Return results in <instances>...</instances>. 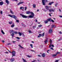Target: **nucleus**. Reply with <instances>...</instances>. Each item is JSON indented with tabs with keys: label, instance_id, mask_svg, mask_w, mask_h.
I'll list each match as a JSON object with an SVG mask.
<instances>
[{
	"label": "nucleus",
	"instance_id": "f257e3e1",
	"mask_svg": "<svg viewBox=\"0 0 62 62\" xmlns=\"http://www.w3.org/2000/svg\"><path fill=\"white\" fill-rule=\"evenodd\" d=\"M45 8L46 10H49V12H54V9H49V7L48 6H46L45 7Z\"/></svg>",
	"mask_w": 62,
	"mask_h": 62
},
{
	"label": "nucleus",
	"instance_id": "f03ea898",
	"mask_svg": "<svg viewBox=\"0 0 62 62\" xmlns=\"http://www.w3.org/2000/svg\"><path fill=\"white\" fill-rule=\"evenodd\" d=\"M8 16L11 17V18H13L15 19V20H16L17 19V17L16 16L14 15H10V14H9L8 15Z\"/></svg>",
	"mask_w": 62,
	"mask_h": 62
},
{
	"label": "nucleus",
	"instance_id": "7ed1b4c3",
	"mask_svg": "<svg viewBox=\"0 0 62 62\" xmlns=\"http://www.w3.org/2000/svg\"><path fill=\"white\" fill-rule=\"evenodd\" d=\"M44 35H45V33L44 32L43 34H39L37 37L38 38H39V37H41V36L42 37H43L44 36Z\"/></svg>",
	"mask_w": 62,
	"mask_h": 62
},
{
	"label": "nucleus",
	"instance_id": "20e7f679",
	"mask_svg": "<svg viewBox=\"0 0 62 62\" xmlns=\"http://www.w3.org/2000/svg\"><path fill=\"white\" fill-rule=\"evenodd\" d=\"M42 3L43 5H45V1L46 2H47V0H42Z\"/></svg>",
	"mask_w": 62,
	"mask_h": 62
},
{
	"label": "nucleus",
	"instance_id": "39448f33",
	"mask_svg": "<svg viewBox=\"0 0 62 62\" xmlns=\"http://www.w3.org/2000/svg\"><path fill=\"white\" fill-rule=\"evenodd\" d=\"M16 52L14 51H13L12 52H11V54H12V56H15V54Z\"/></svg>",
	"mask_w": 62,
	"mask_h": 62
},
{
	"label": "nucleus",
	"instance_id": "423d86ee",
	"mask_svg": "<svg viewBox=\"0 0 62 62\" xmlns=\"http://www.w3.org/2000/svg\"><path fill=\"white\" fill-rule=\"evenodd\" d=\"M20 15H21V16L23 18H27V16H25L24 15H22V14H20Z\"/></svg>",
	"mask_w": 62,
	"mask_h": 62
},
{
	"label": "nucleus",
	"instance_id": "0eeeda50",
	"mask_svg": "<svg viewBox=\"0 0 62 62\" xmlns=\"http://www.w3.org/2000/svg\"><path fill=\"white\" fill-rule=\"evenodd\" d=\"M23 3H24V2H23H23L21 1L17 5H20V4H23Z\"/></svg>",
	"mask_w": 62,
	"mask_h": 62
},
{
	"label": "nucleus",
	"instance_id": "6e6552de",
	"mask_svg": "<svg viewBox=\"0 0 62 62\" xmlns=\"http://www.w3.org/2000/svg\"><path fill=\"white\" fill-rule=\"evenodd\" d=\"M15 60V59L14 58H11L10 59V60L11 62H12L14 61V60Z\"/></svg>",
	"mask_w": 62,
	"mask_h": 62
},
{
	"label": "nucleus",
	"instance_id": "1a4fd4ad",
	"mask_svg": "<svg viewBox=\"0 0 62 62\" xmlns=\"http://www.w3.org/2000/svg\"><path fill=\"white\" fill-rule=\"evenodd\" d=\"M48 32L49 33H52V30L49 29V30Z\"/></svg>",
	"mask_w": 62,
	"mask_h": 62
},
{
	"label": "nucleus",
	"instance_id": "9d476101",
	"mask_svg": "<svg viewBox=\"0 0 62 62\" xmlns=\"http://www.w3.org/2000/svg\"><path fill=\"white\" fill-rule=\"evenodd\" d=\"M14 32V31L13 30H10V34H11L12 33H13Z\"/></svg>",
	"mask_w": 62,
	"mask_h": 62
},
{
	"label": "nucleus",
	"instance_id": "9b49d317",
	"mask_svg": "<svg viewBox=\"0 0 62 62\" xmlns=\"http://www.w3.org/2000/svg\"><path fill=\"white\" fill-rule=\"evenodd\" d=\"M6 2L7 4H9V1L8 0H6Z\"/></svg>",
	"mask_w": 62,
	"mask_h": 62
},
{
	"label": "nucleus",
	"instance_id": "f8f14e48",
	"mask_svg": "<svg viewBox=\"0 0 62 62\" xmlns=\"http://www.w3.org/2000/svg\"><path fill=\"white\" fill-rule=\"evenodd\" d=\"M4 4V3L3 1H1L0 2V6H2Z\"/></svg>",
	"mask_w": 62,
	"mask_h": 62
},
{
	"label": "nucleus",
	"instance_id": "ddd939ff",
	"mask_svg": "<svg viewBox=\"0 0 62 62\" xmlns=\"http://www.w3.org/2000/svg\"><path fill=\"white\" fill-rule=\"evenodd\" d=\"M51 18H49V19H47V20L48 22H51Z\"/></svg>",
	"mask_w": 62,
	"mask_h": 62
},
{
	"label": "nucleus",
	"instance_id": "4468645a",
	"mask_svg": "<svg viewBox=\"0 0 62 62\" xmlns=\"http://www.w3.org/2000/svg\"><path fill=\"white\" fill-rule=\"evenodd\" d=\"M42 57H44L45 56V53H43L42 54Z\"/></svg>",
	"mask_w": 62,
	"mask_h": 62
},
{
	"label": "nucleus",
	"instance_id": "2eb2a0df",
	"mask_svg": "<svg viewBox=\"0 0 62 62\" xmlns=\"http://www.w3.org/2000/svg\"><path fill=\"white\" fill-rule=\"evenodd\" d=\"M30 13L32 16H34V14L32 12H31Z\"/></svg>",
	"mask_w": 62,
	"mask_h": 62
},
{
	"label": "nucleus",
	"instance_id": "dca6fc26",
	"mask_svg": "<svg viewBox=\"0 0 62 62\" xmlns=\"http://www.w3.org/2000/svg\"><path fill=\"white\" fill-rule=\"evenodd\" d=\"M54 3V2H50L49 4H48V5H51L52 4H53Z\"/></svg>",
	"mask_w": 62,
	"mask_h": 62
},
{
	"label": "nucleus",
	"instance_id": "f3484780",
	"mask_svg": "<svg viewBox=\"0 0 62 62\" xmlns=\"http://www.w3.org/2000/svg\"><path fill=\"white\" fill-rule=\"evenodd\" d=\"M13 24L12 25H11V27H14V26H15V24H14V23H13Z\"/></svg>",
	"mask_w": 62,
	"mask_h": 62
},
{
	"label": "nucleus",
	"instance_id": "a211bd4d",
	"mask_svg": "<svg viewBox=\"0 0 62 62\" xmlns=\"http://www.w3.org/2000/svg\"><path fill=\"white\" fill-rule=\"evenodd\" d=\"M33 17H34L33 16H31V15H30L29 16V18H33Z\"/></svg>",
	"mask_w": 62,
	"mask_h": 62
},
{
	"label": "nucleus",
	"instance_id": "6ab92c4d",
	"mask_svg": "<svg viewBox=\"0 0 62 62\" xmlns=\"http://www.w3.org/2000/svg\"><path fill=\"white\" fill-rule=\"evenodd\" d=\"M48 21L47 20H45L44 21V22L45 23H48Z\"/></svg>",
	"mask_w": 62,
	"mask_h": 62
},
{
	"label": "nucleus",
	"instance_id": "aec40b11",
	"mask_svg": "<svg viewBox=\"0 0 62 62\" xmlns=\"http://www.w3.org/2000/svg\"><path fill=\"white\" fill-rule=\"evenodd\" d=\"M57 55V54H54L52 55V56L53 57H55V56H56Z\"/></svg>",
	"mask_w": 62,
	"mask_h": 62
},
{
	"label": "nucleus",
	"instance_id": "412c9836",
	"mask_svg": "<svg viewBox=\"0 0 62 62\" xmlns=\"http://www.w3.org/2000/svg\"><path fill=\"white\" fill-rule=\"evenodd\" d=\"M48 41L47 40H46L44 42L45 43V44H46V43L48 42Z\"/></svg>",
	"mask_w": 62,
	"mask_h": 62
},
{
	"label": "nucleus",
	"instance_id": "4be33fe9",
	"mask_svg": "<svg viewBox=\"0 0 62 62\" xmlns=\"http://www.w3.org/2000/svg\"><path fill=\"white\" fill-rule=\"evenodd\" d=\"M31 12L30 11H28L27 12H26V14H30Z\"/></svg>",
	"mask_w": 62,
	"mask_h": 62
},
{
	"label": "nucleus",
	"instance_id": "5701e85b",
	"mask_svg": "<svg viewBox=\"0 0 62 62\" xmlns=\"http://www.w3.org/2000/svg\"><path fill=\"white\" fill-rule=\"evenodd\" d=\"M18 34H19L20 36H22V34L20 32H18Z\"/></svg>",
	"mask_w": 62,
	"mask_h": 62
},
{
	"label": "nucleus",
	"instance_id": "b1692460",
	"mask_svg": "<svg viewBox=\"0 0 62 62\" xmlns=\"http://www.w3.org/2000/svg\"><path fill=\"white\" fill-rule=\"evenodd\" d=\"M33 8H36V4H34L33 5Z\"/></svg>",
	"mask_w": 62,
	"mask_h": 62
},
{
	"label": "nucleus",
	"instance_id": "393cba45",
	"mask_svg": "<svg viewBox=\"0 0 62 62\" xmlns=\"http://www.w3.org/2000/svg\"><path fill=\"white\" fill-rule=\"evenodd\" d=\"M1 33H2V34H5V32H4V31H3V30H1Z\"/></svg>",
	"mask_w": 62,
	"mask_h": 62
},
{
	"label": "nucleus",
	"instance_id": "a878e982",
	"mask_svg": "<svg viewBox=\"0 0 62 62\" xmlns=\"http://www.w3.org/2000/svg\"><path fill=\"white\" fill-rule=\"evenodd\" d=\"M20 8V9H24V8L23 7H21Z\"/></svg>",
	"mask_w": 62,
	"mask_h": 62
},
{
	"label": "nucleus",
	"instance_id": "bb28decb",
	"mask_svg": "<svg viewBox=\"0 0 62 62\" xmlns=\"http://www.w3.org/2000/svg\"><path fill=\"white\" fill-rule=\"evenodd\" d=\"M28 32L30 34H31L32 33V31L30 30H28Z\"/></svg>",
	"mask_w": 62,
	"mask_h": 62
},
{
	"label": "nucleus",
	"instance_id": "cd10ccee",
	"mask_svg": "<svg viewBox=\"0 0 62 62\" xmlns=\"http://www.w3.org/2000/svg\"><path fill=\"white\" fill-rule=\"evenodd\" d=\"M8 23H9V24H11L12 23V21H11L10 22H9Z\"/></svg>",
	"mask_w": 62,
	"mask_h": 62
},
{
	"label": "nucleus",
	"instance_id": "c85d7f7f",
	"mask_svg": "<svg viewBox=\"0 0 62 62\" xmlns=\"http://www.w3.org/2000/svg\"><path fill=\"white\" fill-rule=\"evenodd\" d=\"M18 46H19L20 47H21V48H23V47L22 46H21L20 45H18Z\"/></svg>",
	"mask_w": 62,
	"mask_h": 62
},
{
	"label": "nucleus",
	"instance_id": "c756f323",
	"mask_svg": "<svg viewBox=\"0 0 62 62\" xmlns=\"http://www.w3.org/2000/svg\"><path fill=\"white\" fill-rule=\"evenodd\" d=\"M38 26L39 27H42V25H39Z\"/></svg>",
	"mask_w": 62,
	"mask_h": 62
},
{
	"label": "nucleus",
	"instance_id": "7c9ffc66",
	"mask_svg": "<svg viewBox=\"0 0 62 62\" xmlns=\"http://www.w3.org/2000/svg\"><path fill=\"white\" fill-rule=\"evenodd\" d=\"M61 53L60 52H57V53H56L55 54H61Z\"/></svg>",
	"mask_w": 62,
	"mask_h": 62
},
{
	"label": "nucleus",
	"instance_id": "2f4dec72",
	"mask_svg": "<svg viewBox=\"0 0 62 62\" xmlns=\"http://www.w3.org/2000/svg\"><path fill=\"white\" fill-rule=\"evenodd\" d=\"M22 59L23 61V62H27L24 59H23V58Z\"/></svg>",
	"mask_w": 62,
	"mask_h": 62
},
{
	"label": "nucleus",
	"instance_id": "473e14b6",
	"mask_svg": "<svg viewBox=\"0 0 62 62\" xmlns=\"http://www.w3.org/2000/svg\"><path fill=\"white\" fill-rule=\"evenodd\" d=\"M14 33H12V34H11V36H12V37H13L14 36Z\"/></svg>",
	"mask_w": 62,
	"mask_h": 62
},
{
	"label": "nucleus",
	"instance_id": "72a5a7b5",
	"mask_svg": "<svg viewBox=\"0 0 62 62\" xmlns=\"http://www.w3.org/2000/svg\"><path fill=\"white\" fill-rule=\"evenodd\" d=\"M55 26L54 25H52L51 26L52 28H53Z\"/></svg>",
	"mask_w": 62,
	"mask_h": 62
},
{
	"label": "nucleus",
	"instance_id": "f704fd0d",
	"mask_svg": "<svg viewBox=\"0 0 62 62\" xmlns=\"http://www.w3.org/2000/svg\"><path fill=\"white\" fill-rule=\"evenodd\" d=\"M30 46L32 48H33V45L32 44H30Z\"/></svg>",
	"mask_w": 62,
	"mask_h": 62
},
{
	"label": "nucleus",
	"instance_id": "c9c22d12",
	"mask_svg": "<svg viewBox=\"0 0 62 62\" xmlns=\"http://www.w3.org/2000/svg\"><path fill=\"white\" fill-rule=\"evenodd\" d=\"M10 12L11 13H12V14H13V13H14L11 10H10Z\"/></svg>",
	"mask_w": 62,
	"mask_h": 62
},
{
	"label": "nucleus",
	"instance_id": "e433bc0d",
	"mask_svg": "<svg viewBox=\"0 0 62 62\" xmlns=\"http://www.w3.org/2000/svg\"><path fill=\"white\" fill-rule=\"evenodd\" d=\"M16 23H19V20H16Z\"/></svg>",
	"mask_w": 62,
	"mask_h": 62
},
{
	"label": "nucleus",
	"instance_id": "4c0bfd02",
	"mask_svg": "<svg viewBox=\"0 0 62 62\" xmlns=\"http://www.w3.org/2000/svg\"><path fill=\"white\" fill-rule=\"evenodd\" d=\"M51 46H52V43H50V45L49 46V47H51Z\"/></svg>",
	"mask_w": 62,
	"mask_h": 62
},
{
	"label": "nucleus",
	"instance_id": "58836bf2",
	"mask_svg": "<svg viewBox=\"0 0 62 62\" xmlns=\"http://www.w3.org/2000/svg\"><path fill=\"white\" fill-rule=\"evenodd\" d=\"M36 27V26H34L33 27V29H35Z\"/></svg>",
	"mask_w": 62,
	"mask_h": 62
},
{
	"label": "nucleus",
	"instance_id": "ea45409f",
	"mask_svg": "<svg viewBox=\"0 0 62 62\" xmlns=\"http://www.w3.org/2000/svg\"><path fill=\"white\" fill-rule=\"evenodd\" d=\"M51 21H52V23H54V21L52 19L51 20Z\"/></svg>",
	"mask_w": 62,
	"mask_h": 62
},
{
	"label": "nucleus",
	"instance_id": "a19ab883",
	"mask_svg": "<svg viewBox=\"0 0 62 62\" xmlns=\"http://www.w3.org/2000/svg\"><path fill=\"white\" fill-rule=\"evenodd\" d=\"M16 39H20V38L18 37H16Z\"/></svg>",
	"mask_w": 62,
	"mask_h": 62
},
{
	"label": "nucleus",
	"instance_id": "79ce46f5",
	"mask_svg": "<svg viewBox=\"0 0 62 62\" xmlns=\"http://www.w3.org/2000/svg\"><path fill=\"white\" fill-rule=\"evenodd\" d=\"M14 33L15 34H18V32H17V31H16L14 32Z\"/></svg>",
	"mask_w": 62,
	"mask_h": 62
},
{
	"label": "nucleus",
	"instance_id": "37998d69",
	"mask_svg": "<svg viewBox=\"0 0 62 62\" xmlns=\"http://www.w3.org/2000/svg\"><path fill=\"white\" fill-rule=\"evenodd\" d=\"M0 14H3V13H2V11H0Z\"/></svg>",
	"mask_w": 62,
	"mask_h": 62
},
{
	"label": "nucleus",
	"instance_id": "c03bdc74",
	"mask_svg": "<svg viewBox=\"0 0 62 62\" xmlns=\"http://www.w3.org/2000/svg\"><path fill=\"white\" fill-rule=\"evenodd\" d=\"M50 42L51 43H52V40H51V39H50Z\"/></svg>",
	"mask_w": 62,
	"mask_h": 62
},
{
	"label": "nucleus",
	"instance_id": "a18cd8bd",
	"mask_svg": "<svg viewBox=\"0 0 62 62\" xmlns=\"http://www.w3.org/2000/svg\"><path fill=\"white\" fill-rule=\"evenodd\" d=\"M50 51V50H47V53H49L48 52V51Z\"/></svg>",
	"mask_w": 62,
	"mask_h": 62
},
{
	"label": "nucleus",
	"instance_id": "49530a36",
	"mask_svg": "<svg viewBox=\"0 0 62 62\" xmlns=\"http://www.w3.org/2000/svg\"><path fill=\"white\" fill-rule=\"evenodd\" d=\"M58 61H59V60H57L55 61V62H58Z\"/></svg>",
	"mask_w": 62,
	"mask_h": 62
},
{
	"label": "nucleus",
	"instance_id": "de8ad7c7",
	"mask_svg": "<svg viewBox=\"0 0 62 62\" xmlns=\"http://www.w3.org/2000/svg\"><path fill=\"white\" fill-rule=\"evenodd\" d=\"M57 3H56V4H55V7H56L57 6Z\"/></svg>",
	"mask_w": 62,
	"mask_h": 62
},
{
	"label": "nucleus",
	"instance_id": "09e8293b",
	"mask_svg": "<svg viewBox=\"0 0 62 62\" xmlns=\"http://www.w3.org/2000/svg\"><path fill=\"white\" fill-rule=\"evenodd\" d=\"M51 49V50H54V49H53V47H51L50 48Z\"/></svg>",
	"mask_w": 62,
	"mask_h": 62
},
{
	"label": "nucleus",
	"instance_id": "8fccbe9b",
	"mask_svg": "<svg viewBox=\"0 0 62 62\" xmlns=\"http://www.w3.org/2000/svg\"><path fill=\"white\" fill-rule=\"evenodd\" d=\"M52 46L53 47H54V45H52V46H51V47Z\"/></svg>",
	"mask_w": 62,
	"mask_h": 62
},
{
	"label": "nucleus",
	"instance_id": "3c124183",
	"mask_svg": "<svg viewBox=\"0 0 62 62\" xmlns=\"http://www.w3.org/2000/svg\"><path fill=\"white\" fill-rule=\"evenodd\" d=\"M26 9H27V8H26V7H25V10H26Z\"/></svg>",
	"mask_w": 62,
	"mask_h": 62
},
{
	"label": "nucleus",
	"instance_id": "603ef678",
	"mask_svg": "<svg viewBox=\"0 0 62 62\" xmlns=\"http://www.w3.org/2000/svg\"><path fill=\"white\" fill-rule=\"evenodd\" d=\"M11 45V44H10V43H8V44H7V45Z\"/></svg>",
	"mask_w": 62,
	"mask_h": 62
},
{
	"label": "nucleus",
	"instance_id": "864d4df0",
	"mask_svg": "<svg viewBox=\"0 0 62 62\" xmlns=\"http://www.w3.org/2000/svg\"><path fill=\"white\" fill-rule=\"evenodd\" d=\"M12 42H13V43H15V42H16V41H12Z\"/></svg>",
	"mask_w": 62,
	"mask_h": 62
},
{
	"label": "nucleus",
	"instance_id": "5fc2aeb1",
	"mask_svg": "<svg viewBox=\"0 0 62 62\" xmlns=\"http://www.w3.org/2000/svg\"><path fill=\"white\" fill-rule=\"evenodd\" d=\"M12 1H16L17 2V0H12Z\"/></svg>",
	"mask_w": 62,
	"mask_h": 62
},
{
	"label": "nucleus",
	"instance_id": "6e6d98bb",
	"mask_svg": "<svg viewBox=\"0 0 62 62\" xmlns=\"http://www.w3.org/2000/svg\"><path fill=\"white\" fill-rule=\"evenodd\" d=\"M35 21L36 22H38V21L36 19H35Z\"/></svg>",
	"mask_w": 62,
	"mask_h": 62
},
{
	"label": "nucleus",
	"instance_id": "4d7b16f0",
	"mask_svg": "<svg viewBox=\"0 0 62 62\" xmlns=\"http://www.w3.org/2000/svg\"><path fill=\"white\" fill-rule=\"evenodd\" d=\"M38 55V56H39V57H41V56L40 55Z\"/></svg>",
	"mask_w": 62,
	"mask_h": 62
},
{
	"label": "nucleus",
	"instance_id": "13d9d810",
	"mask_svg": "<svg viewBox=\"0 0 62 62\" xmlns=\"http://www.w3.org/2000/svg\"><path fill=\"white\" fill-rule=\"evenodd\" d=\"M27 57H30V56L29 55H27Z\"/></svg>",
	"mask_w": 62,
	"mask_h": 62
},
{
	"label": "nucleus",
	"instance_id": "bf43d9fd",
	"mask_svg": "<svg viewBox=\"0 0 62 62\" xmlns=\"http://www.w3.org/2000/svg\"><path fill=\"white\" fill-rule=\"evenodd\" d=\"M8 51H9V53H11V52L10 51H9V50H8Z\"/></svg>",
	"mask_w": 62,
	"mask_h": 62
},
{
	"label": "nucleus",
	"instance_id": "052dcab7",
	"mask_svg": "<svg viewBox=\"0 0 62 62\" xmlns=\"http://www.w3.org/2000/svg\"><path fill=\"white\" fill-rule=\"evenodd\" d=\"M59 33H60V34H62V32H61V31H60Z\"/></svg>",
	"mask_w": 62,
	"mask_h": 62
},
{
	"label": "nucleus",
	"instance_id": "680f3d73",
	"mask_svg": "<svg viewBox=\"0 0 62 62\" xmlns=\"http://www.w3.org/2000/svg\"><path fill=\"white\" fill-rule=\"evenodd\" d=\"M60 39L58 40V41H60V40H61V39Z\"/></svg>",
	"mask_w": 62,
	"mask_h": 62
},
{
	"label": "nucleus",
	"instance_id": "e2e57ef3",
	"mask_svg": "<svg viewBox=\"0 0 62 62\" xmlns=\"http://www.w3.org/2000/svg\"><path fill=\"white\" fill-rule=\"evenodd\" d=\"M31 51H32V52H35V51H34L33 50H31Z\"/></svg>",
	"mask_w": 62,
	"mask_h": 62
},
{
	"label": "nucleus",
	"instance_id": "0e129e2a",
	"mask_svg": "<svg viewBox=\"0 0 62 62\" xmlns=\"http://www.w3.org/2000/svg\"><path fill=\"white\" fill-rule=\"evenodd\" d=\"M2 42L4 43L5 42V41H4V40H2Z\"/></svg>",
	"mask_w": 62,
	"mask_h": 62
},
{
	"label": "nucleus",
	"instance_id": "69168bd1",
	"mask_svg": "<svg viewBox=\"0 0 62 62\" xmlns=\"http://www.w3.org/2000/svg\"><path fill=\"white\" fill-rule=\"evenodd\" d=\"M49 15L50 16H51V14H49Z\"/></svg>",
	"mask_w": 62,
	"mask_h": 62
},
{
	"label": "nucleus",
	"instance_id": "338daca9",
	"mask_svg": "<svg viewBox=\"0 0 62 62\" xmlns=\"http://www.w3.org/2000/svg\"><path fill=\"white\" fill-rule=\"evenodd\" d=\"M44 11L45 12H46V10H45V9H44Z\"/></svg>",
	"mask_w": 62,
	"mask_h": 62
},
{
	"label": "nucleus",
	"instance_id": "774afa93",
	"mask_svg": "<svg viewBox=\"0 0 62 62\" xmlns=\"http://www.w3.org/2000/svg\"><path fill=\"white\" fill-rule=\"evenodd\" d=\"M59 17H61V18H62V16H59Z\"/></svg>",
	"mask_w": 62,
	"mask_h": 62
}]
</instances>
